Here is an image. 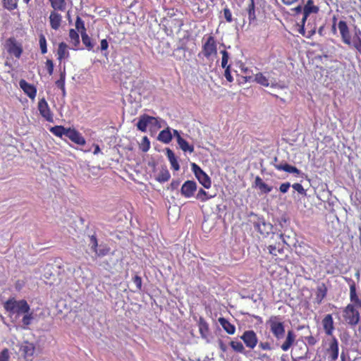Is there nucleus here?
I'll return each mask as SVG.
<instances>
[{
    "instance_id": "393cba45",
    "label": "nucleus",
    "mask_w": 361,
    "mask_h": 361,
    "mask_svg": "<svg viewBox=\"0 0 361 361\" xmlns=\"http://www.w3.org/2000/svg\"><path fill=\"white\" fill-rule=\"evenodd\" d=\"M219 322L222 326V328L228 334L231 335H233L235 334V327L233 324L230 323L224 317H220L219 319Z\"/></svg>"
},
{
    "instance_id": "4be33fe9",
    "label": "nucleus",
    "mask_w": 361,
    "mask_h": 361,
    "mask_svg": "<svg viewBox=\"0 0 361 361\" xmlns=\"http://www.w3.org/2000/svg\"><path fill=\"white\" fill-rule=\"evenodd\" d=\"M350 284V301L361 306V298L359 299L356 293L355 283L350 279H345Z\"/></svg>"
},
{
    "instance_id": "f257e3e1",
    "label": "nucleus",
    "mask_w": 361,
    "mask_h": 361,
    "mask_svg": "<svg viewBox=\"0 0 361 361\" xmlns=\"http://www.w3.org/2000/svg\"><path fill=\"white\" fill-rule=\"evenodd\" d=\"M161 121L160 118L143 114L139 117L136 126L142 132H146L147 128L152 132L157 131L161 128Z\"/></svg>"
},
{
    "instance_id": "39448f33",
    "label": "nucleus",
    "mask_w": 361,
    "mask_h": 361,
    "mask_svg": "<svg viewBox=\"0 0 361 361\" xmlns=\"http://www.w3.org/2000/svg\"><path fill=\"white\" fill-rule=\"evenodd\" d=\"M254 80L264 87H276L278 85L276 79L271 76V72L257 73L254 76Z\"/></svg>"
},
{
    "instance_id": "f3484780",
    "label": "nucleus",
    "mask_w": 361,
    "mask_h": 361,
    "mask_svg": "<svg viewBox=\"0 0 361 361\" xmlns=\"http://www.w3.org/2000/svg\"><path fill=\"white\" fill-rule=\"evenodd\" d=\"M20 87L30 99H35L37 94V90L35 86L27 82L25 80L22 79L19 82Z\"/></svg>"
},
{
    "instance_id": "ea45409f",
    "label": "nucleus",
    "mask_w": 361,
    "mask_h": 361,
    "mask_svg": "<svg viewBox=\"0 0 361 361\" xmlns=\"http://www.w3.org/2000/svg\"><path fill=\"white\" fill-rule=\"evenodd\" d=\"M214 195H209L208 193L204 190L203 189H200L196 196V198L201 200L202 202H205L211 198H212Z\"/></svg>"
},
{
    "instance_id": "0eeeda50",
    "label": "nucleus",
    "mask_w": 361,
    "mask_h": 361,
    "mask_svg": "<svg viewBox=\"0 0 361 361\" xmlns=\"http://www.w3.org/2000/svg\"><path fill=\"white\" fill-rule=\"evenodd\" d=\"M192 169L200 183H201L205 188H209L212 183L209 176L195 163L192 164Z\"/></svg>"
},
{
    "instance_id": "4c0bfd02",
    "label": "nucleus",
    "mask_w": 361,
    "mask_h": 361,
    "mask_svg": "<svg viewBox=\"0 0 361 361\" xmlns=\"http://www.w3.org/2000/svg\"><path fill=\"white\" fill-rule=\"evenodd\" d=\"M3 6L9 10L12 11L17 8L18 0H1Z\"/></svg>"
},
{
    "instance_id": "b1692460",
    "label": "nucleus",
    "mask_w": 361,
    "mask_h": 361,
    "mask_svg": "<svg viewBox=\"0 0 361 361\" xmlns=\"http://www.w3.org/2000/svg\"><path fill=\"white\" fill-rule=\"evenodd\" d=\"M58 59L61 61L69 57V51L68 45L65 42H61L59 44L57 51Z\"/></svg>"
},
{
    "instance_id": "680f3d73",
    "label": "nucleus",
    "mask_w": 361,
    "mask_h": 361,
    "mask_svg": "<svg viewBox=\"0 0 361 361\" xmlns=\"http://www.w3.org/2000/svg\"><path fill=\"white\" fill-rule=\"evenodd\" d=\"M133 282L136 285L137 288L140 290L142 287V279L138 276H135L133 277Z\"/></svg>"
},
{
    "instance_id": "69168bd1",
    "label": "nucleus",
    "mask_w": 361,
    "mask_h": 361,
    "mask_svg": "<svg viewBox=\"0 0 361 361\" xmlns=\"http://www.w3.org/2000/svg\"><path fill=\"white\" fill-rule=\"evenodd\" d=\"M219 347L224 353L226 352L227 346L221 340L219 341Z\"/></svg>"
},
{
    "instance_id": "423d86ee",
    "label": "nucleus",
    "mask_w": 361,
    "mask_h": 361,
    "mask_svg": "<svg viewBox=\"0 0 361 361\" xmlns=\"http://www.w3.org/2000/svg\"><path fill=\"white\" fill-rule=\"evenodd\" d=\"M343 317L345 322L351 326L356 325L360 321V314L351 304L348 305L345 308Z\"/></svg>"
},
{
    "instance_id": "c9c22d12",
    "label": "nucleus",
    "mask_w": 361,
    "mask_h": 361,
    "mask_svg": "<svg viewBox=\"0 0 361 361\" xmlns=\"http://www.w3.org/2000/svg\"><path fill=\"white\" fill-rule=\"evenodd\" d=\"M171 178V175L168 169H162L158 173L156 180L159 183H164L168 181Z\"/></svg>"
},
{
    "instance_id": "e433bc0d",
    "label": "nucleus",
    "mask_w": 361,
    "mask_h": 361,
    "mask_svg": "<svg viewBox=\"0 0 361 361\" xmlns=\"http://www.w3.org/2000/svg\"><path fill=\"white\" fill-rule=\"evenodd\" d=\"M199 330L200 333L203 338H207L209 334V325L203 319H200L199 322Z\"/></svg>"
},
{
    "instance_id": "9b49d317",
    "label": "nucleus",
    "mask_w": 361,
    "mask_h": 361,
    "mask_svg": "<svg viewBox=\"0 0 361 361\" xmlns=\"http://www.w3.org/2000/svg\"><path fill=\"white\" fill-rule=\"evenodd\" d=\"M196 190V182L194 180H187L183 184L180 189V193L183 197L190 198L194 195Z\"/></svg>"
},
{
    "instance_id": "a878e982",
    "label": "nucleus",
    "mask_w": 361,
    "mask_h": 361,
    "mask_svg": "<svg viewBox=\"0 0 361 361\" xmlns=\"http://www.w3.org/2000/svg\"><path fill=\"white\" fill-rule=\"evenodd\" d=\"M157 139L163 143H169L172 140V134L170 128H167L166 129L161 130L159 133Z\"/></svg>"
},
{
    "instance_id": "5701e85b",
    "label": "nucleus",
    "mask_w": 361,
    "mask_h": 361,
    "mask_svg": "<svg viewBox=\"0 0 361 361\" xmlns=\"http://www.w3.org/2000/svg\"><path fill=\"white\" fill-rule=\"evenodd\" d=\"M255 187L257 188L261 191V192L264 194L269 193L273 189L271 186H269L264 183L259 176H257L255 178Z\"/></svg>"
},
{
    "instance_id": "412c9836",
    "label": "nucleus",
    "mask_w": 361,
    "mask_h": 361,
    "mask_svg": "<svg viewBox=\"0 0 361 361\" xmlns=\"http://www.w3.org/2000/svg\"><path fill=\"white\" fill-rule=\"evenodd\" d=\"M274 167L278 171H283L290 173H293L296 175H300L301 171L297 169L295 166L289 165L288 164L284 162H281L280 164H274Z\"/></svg>"
},
{
    "instance_id": "a19ab883",
    "label": "nucleus",
    "mask_w": 361,
    "mask_h": 361,
    "mask_svg": "<svg viewBox=\"0 0 361 361\" xmlns=\"http://www.w3.org/2000/svg\"><path fill=\"white\" fill-rule=\"evenodd\" d=\"M65 80H66V70L64 68L63 71H61L60 73V78L56 82V85L61 90H63V87H65Z\"/></svg>"
},
{
    "instance_id": "864d4df0",
    "label": "nucleus",
    "mask_w": 361,
    "mask_h": 361,
    "mask_svg": "<svg viewBox=\"0 0 361 361\" xmlns=\"http://www.w3.org/2000/svg\"><path fill=\"white\" fill-rule=\"evenodd\" d=\"M223 11H224V18L226 20V21L228 23H231L233 21V18H232V13H231V11H230V9L228 8H225Z\"/></svg>"
},
{
    "instance_id": "5fc2aeb1",
    "label": "nucleus",
    "mask_w": 361,
    "mask_h": 361,
    "mask_svg": "<svg viewBox=\"0 0 361 361\" xmlns=\"http://www.w3.org/2000/svg\"><path fill=\"white\" fill-rule=\"evenodd\" d=\"M290 186L291 185L289 182L283 183L279 187V190L281 193L285 194L288 191Z\"/></svg>"
},
{
    "instance_id": "473e14b6",
    "label": "nucleus",
    "mask_w": 361,
    "mask_h": 361,
    "mask_svg": "<svg viewBox=\"0 0 361 361\" xmlns=\"http://www.w3.org/2000/svg\"><path fill=\"white\" fill-rule=\"evenodd\" d=\"M269 252L274 256H276L278 253H281L283 251V247L281 242H277L274 245H270L268 247Z\"/></svg>"
},
{
    "instance_id": "49530a36",
    "label": "nucleus",
    "mask_w": 361,
    "mask_h": 361,
    "mask_svg": "<svg viewBox=\"0 0 361 361\" xmlns=\"http://www.w3.org/2000/svg\"><path fill=\"white\" fill-rule=\"evenodd\" d=\"M221 54H222L221 66L222 68H226L228 66L227 64L229 59V54L226 50L221 51Z\"/></svg>"
},
{
    "instance_id": "8fccbe9b",
    "label": "nucleus",
    "mask_w": 361,
    "mask_h": 361,
    "mask_svg": "<svg viewBox=\"0 0 361 361\" xmlns=\"http://www.w3.org/2000/svg\"><path fill=\"white\" fill-rule=\"evenodd\" d=\"M9 359H10L9 350L7 348H4L0 353V361H9Z\"/></svg>"
},
{
    "instance_id": "1a4fd4ad",
    "label": "nucleus",
    "mask_w": 361,
    "mask_h": 361,
    "mask_svg": "<svg viewBox=\"0 0 361 361\" xmlns=\"http://www.w3.org/2000/svg\"><path fill=\"white\" fill-rule=\"evenodd\" d=\"M328 359L330 361H336L338 357V341L336 337L333 336L329 343V346L326 350Z\"/></svg>"
},
{
    "instance_id": "09e8293b",
    "label": "nucleus",
    "mask_w": 361,
    "mask_h": 361,
    "mask_svg": "<svg viewBox=\"0 0 361 361\" xmlns=\"http://www.w3.org/2000/svg\"><path fill=\"white\" fill-rule=\"evenodd\" d=\"M90 245L91 246V249L94 252L97 253V247L98 243H97V238L94 235H91L90 237Z\"/></svg>"
},
{
    "instance_id": "7ed1b4c3",
    "label": "nucleus",
    "mask_w": 361,
    "mask_h": 361,
    "mask_svg": "<svg viewBox=\"0 0 361 361\" xmlns=\"http://www.w3.org/2000/svg\"><path fill=\"white\" fill-rule=\"evenodd\" d=\"M4 308L11 314H17L18 315L28 313L30 306L25 300H16L10 299L4 303Z\"/></svg>"
},
{
    "instance_id": "c03bdc74",
    "label": "nucleus",
    "mask_w": 361,
    "mask_h": 361,
    "mask_svg": "<svg viewBox=\"0 0 361 361\" xmlns=\"http://www.w3.org/2000/svg\"><path fill=\"white\" fill-rule=\"evenodd\" d=\"M39 43L42 54H46L47 52V39L42 34L39 35Z\"/></svg>"
},
{
    "instance_id": "aec40b11",
    "label": "nucleus",
    "mask_w": 361,
    "mask_h": 361,
    "mask_svg": "<svg viewBox=\"0 0 361 361\" xmlns=\"http://www.w3.org/2000/svg\"><path fill=\"white\" fill-rule=\"evenodd\" d=\"M296 336L293 331L289 330L287 332L286 339L284 342L281 345V348L283 351H288L290 347L294 344L295 341Z\"/></svg>"
},
{
    "instance_id": "f704fd0d",
    "label": "nucleus",
    "mask_w": 361,
    "mask_h": 361,
    "mask_svg": "<svg viewBox=\"0 0 361 361\" xmlns=\"http://www.w3.org/2000/svg\"><path fill=\"white\" fill-rule=\"evenodd\" d=\"M54 11H64L66 9L65 0H49Z\"/></svg>"
},
{
    "instance_id": "f03ea898",
    "label": "nucleus",
    "mask_w": 361,
    "mask_h": 361,
    "mask_svg": "<svg viewBox=\"0 0 361 361\" xmlns=\"http://www.w3.org/2000/svg\"><path fill=\"white\" fill-rule=\"evenodd\" d=\"M266 325L277 341L284 338L285 325L280 316H271L267 321Z\"/></svg>"
},
{
    "instance_id": "3c124183",
    "label": "nucleus",
    "mask_w": 361,
    "mask_h": 361,
    "mask_svg": "<svg viewBox=\"0 0 361 361\" xmlns=\"http://www.w3.org/2000/svg\"><path fill=\"white\" fill-rule=\"evenodd\" d=\"M23 317L22 322L23 324L25 326H28L30 324L32 319H33L32 313H25Z\"/></svg>"
},
{
    "instance_id": "4d7b16f0",
    "label": "nucleus",
    "mask_w": 361,
    "mask_h": 361,
    "mask_svg": "<svg viewBox=\"0 0 361 361\" xmlns=\"http://www.w3.org/2000/svg\"><path fill=\"white\" fill-rule=\"evenodd\" d=\"M276 237L282 242L283 244H286L290 246L288 243V240L290 239L289 236H285L283 234H277Z\"/></svg>"
},
{
    "instance_id": "cd10ccee",
    "label": "nucleus",
    "mask_w": 361,
    "mask_h": 361,
    "mask_svg": "<svg viewBox=\"0 0 361 361\" xmlns=\"http://www.w3.org/2000/svg\"><path fill=\"white\" fill-rule=\"evenodd\" d=\"M81 37L83 44L85 46L88 51H98L99 48H97V50L93 49L94 44L92 42V39L89 37L86 32H81Z\"/></svg>"
},
{
    "instance_id": "37998d69",
    "label": "nucleus",
    "mask_w": 361,
    "mask_h": 361,
    "mask_svg": "<svg viewBox=\"0 0 361 361\" xmlns=\"http://www.w3.org/2000/svg\"><path fill=\"white\" fill-rule=\"evenodd\" d=\"M23 350L26 356H32L35 353V346L32 343H27L23 346Z\"/></svg>"
},
{
    "instance_id": "dca6fc26",
    "label": "nucleus",
    "mask_w": 361,
    "mask_h": 361,
    "mask_svg": "<svg viewBox=\"0 0 361 361\" xmlns=\"http://www.w3.org/2000/svg\"><path fill=\"white\" fill-rule=\"evenodd\" d=\"M322 324L325 334L328 336H332L335 329L332 315L330 314L325 315Z\"/></svg>"
},
{
    "instance_id": "72a5a7b5",
    "label": "nucleus",
    "mask_w": 361,
    "mask_h": 361,
    "mask_svg": "<svg viewBox=\"0 0 361 361\" xmlns=\"http://www.w3.org/2000/svg\"><path fill=\"white\" fill-rule=\"evenodd\" d=\"M247 11L248 14L249 23L250 24H251L256 20L254 0H250V3L249 4L247 8Z\"/></svg>"
},
{
    "instance_id": "79ce46f5",
    "label": "nucleus",
    "mask_w": 361,
    "mask_h": 361,
    "mask_svg": "<svg viewBox=\"0 0 361 361\" xmlns=\"http://www.w3.org/2000/svg\"><path fill=\"white\" fill-rule=\"evenodd\" d=\"M140 148L144 152H147L149 149L150 142L147 136L143 137L141 143L140 144Z\"/></svg>"
},
{
    "instance_id": "a18cd8bd",
    "label": "nucleus",
    "mask_w": 361,
    "mask_h": 361,
    "mask_svg": "<svg viewBox=\"0 0 361 361\" xmlns=\"http://www.w3.org/2000/svg\"><path fill=\"white\" fill-rule=\"evenodd\" d=\"M75 28L81 32H86V28L85 27V23L82 20V18L79 16H77L76 20H75Z\"/></svg>"
},
{
    "instance_id": "603ef678",
    "label": "nucleus",
    "mask_w": 361,
    "mask_h": 361,
    "mask_svg": "<svg viewBox=\"0 0 361 361\" xmlns=\"http://www.w3.org/2000/svg\"><path fill=\"white\" fill-rule=\"evenodd\" d=\"M359 42H361V30L358 28H355V35L353 40H351V42L353 44L357 43Z\"/></svg>"
},
{
    "instance_id": "2eb2a0df",
    "label": "nucleus",
    "mask_w": 361,
    "mask_h": 361,
    "mask_svg": "<svg viewBox=\"0 0 361 361\" xmlns=\"http://www.w3.org/2000/svg\"><path fill=\"white\" fill-rule=\"evenodd\" d=\"M66 137L79 145H85L86 143L85 139L82 134L74 128H68Z\"/></svg>"
},
{
    "instance_id": "6ab92c4d",
    "label": "nucleus",
    "mask_w": 361,
    "mask_h": 361,
    "mask_svg": "<svg viewBox=\"0 0 361 361\" xmlns=\"http://www.w3.org/2000/svg\"><path fill=\"white\" fill-rule=\"evenodd\" d=\"M319 11V8L313 5L312 0H308L307 4L303 7V17L302 22L303 24L305 23L308 16L310 13H317Z\"/></svg>"
},
{
    "instance_id": "6e6d98bb",
    "label": "nucleus",
    "mask_w": 361,
    "mask_h": 361,
    "mask_svg": "<svg viewBox=\"0 0 361 361\" xmlns=\"http://www.w3.org/2000/svg\"><path fill=\"white\" fill-rule=\"evenodd\" d=\"M46 68L47 69L48 73L51 75L54 72V63L51 59H47L46 61Z\"/></svg>"
},
{
    "instance_id": "7c9ffc66",
    "label": "nucleus",
    "mask_w": 361,
    "mask_h": 361,
    "mask_svg": "<svg viewBox=\"0 0 361 361\" xmlns=\"http://www.w3.org/2000/svg\"><path fill=\"white\" fill-rule=\"evenodd\" d=\"M70 42L72 44L73 49L75 50L78 49V47L80 44V37L78 33L74 30L71 29L69 31Z\"/></svg>"
},
{
    "instance_id": "4468645a",
    "label": "nucleus",
    "mask_w": 361,
    "mask_h": 361,
    "mask_svg": "<svg viewBox=\"0 0 361 361\" xmlns=\"http://www.w3.org/2000/svg\"><path fill=\"white\" fill-rule=\"evenodd\" d=\"M343 42L349 46L351 45V39L349 28L345 21L340 20L338 24Z\"/></svg>"
},
{
    "instance_id": "c756f323",
    "label": "nucleus",
    "mask_w": 361,
    "mask_h": 361,
    "mask_svg": "<svg viewBox=\"0 0 361 361\" xmlns=\"http://www.w3.org/2000/svg\"><path fill=\"white\" fill-rule=\"evenodd\" d=\"M177 142L180 147V148L185 152H189L190 153L193 152L194 147L192 145H190L185 139H183L180 135H178Z\"/></svg>"
},
{
    "instance_id": "6e6552de",
    "label": "nucleus",
    "mask_w": 361,
    "mask_h": 361,
    "mask_svg": "<svg viewBox=\"0 0 361 361\" xmlns=\"http://www.w3.org/2000/svg\"><path fill=\"white\" fill-rule=\"evenodd\" d=\"M6 47L8 52L19 59L23 53L21 44L18 42L13 37L8 38L6 42Z\"/></svg>"
},
{
    "instance_id": "13d9d810",
    "label": "nucleus",
    "mask_w": 361,
    "mask_h": 361,
    "mask_svg": "<svg viewBox=\"0 0 361 361\" xmlns=\"http://www.w3.org/2000/svg\"><path fill=\"white\" fill-rule=\"evenodd\" d=\"M305 340H306L307 344L309 345H312V346L314 345L317 343V339L312 336H309L305 337Z\"/></svg>"
},
{
    "instance_id": "20e7f679",
    "label": "nucleus",
    "mask_w": 361,
    "mask_h": 361,
    "mask_svg": "<svg viewBox=\"0 0 361 361\" xmlns=\"http://www.w3.org/2000/svg\"><path fill=\"white\" fill-rule=\"evenodd\" d=\"M202 52L207 59L217 55V43L214 36L209 35L206 39L202 44Z\"/></svg>"
},
{
    "instance_id": "de8ad7c7",
    "label": "nucleus",
    "mask_w": 361,
    "mask_h": 361,
    "mask_svg": "<svg viewBox=\"0 0 361 361\" xmlns=\"http://www.w3.org/2000/svg\"><path fill=\"white\" fill-rule=\"evenodd\" d=\"M292 188L294 189L295 191H297L299 194L305 196L306 190L304 189L302 185L300 183H294L292 185Z\"/></svg>"
},
{
    "instance_id": "2f4dec72",
    "label": "nucleus",
    "mask_w": 361,
    "mask_h": 361,
    "mask_svg": "<svg viewBox=\"0 0 361 361\" xmlns=\"http://www.w3.org/2000/svg\"><path fill=\"white\" fill-rule=\"evenodd\" d=\"M49 130L54 135H56L59 137H62L63 135L66 137L68 128H66L62 126H56L51 127L49 129Z\"/></svg>"
},
{
    "instance_id": "c85d7f7f",
    "label": "nucleus",
    "mask_w": 361,
    "mask_h": 361,
    "mask_svg": "<svg viewBox=\"0 0 361 361\" xmlns=\"http://www.w3.org/2000/svg\"><path fill=\"white\" fill-rule=\"evenodd\" d=\"M327 288L324 283L320 284L317 288L315 300L318 304H320L323 299L326 297Z\"/></svg>"
},
{
    "instance_id": "774afa93",
    "label": "nucleus",
    "mask_w": 361,
    "mask_h": 361,
    "mask_svg": "<svg viewBox=\"0 0 361 361\" xmlns=\"http://www.w3.org/2000/svg\"><path fill=\"white\" fill-rule=\"evenodd\" d=\"M294 11L297 13H301L302 11H303V8L302 7L301 5H298L297 7H295L294 8Z\"/></svg>"
},
{
    "instance_id": "e2e57ef3",
    "label": "nucleus",
    "mask_w": 361,
    "mask_h": 361,
    "mask_svg": "<svg viewBox=\"0 0 361 361\" xmlns=\"http://www.w3.org/2000/svg\"><path fill=\"white\" fill-rule=\"evenodd\" d=\"M109 47V43L108 42L106 41V39H104L101 41V47H100V49L102 51H105L108 49Z\"/></svg>"
},
{
    "instance_id": "a211bd4d",
    "label": "nucleus",
    "mask_w": 361,
    "mask_h": 361,
    "mask_svg": "<svg viewBox=\"0 0 361 361\" xmlns=\"http://www.w3.org/2000/svg\"><path fill=\"white\" fill-rule=\"evenodd\" d=\"M49 18L51 27L54 30H59L62 22V16L57 11H52Z\"/></svg>"
},
{
    "instance_id": "bb28decb",
    "label": "nucleus",
    "mask_w": 361,
    "mask_h": 361,
    "mask_svg": "<svg viewBox=\"0 0 361 361\" xmlns=\"http://www.w3.org/2000/svg\"><path fill=\"white\" fill-rule=\"evenodd\" d=\"M166 154L170 161V164L171 165V167L175 171H178L180 169L179 164L177 161V159L173 153V152L169 148L166 149Z\"/></svg>"
},
{
    "instance_id": "0e129e2a",
    "label": "nucleus",
    "mask_w": 361,
    "mask_h": 361,
    "mask_svg": "<svg viewBox=\"0 0 361 361\" xmlns=\"http://www.w3.org/2000/svg\"><path fill=\"white\" fill-rule=\"evenodd\" d=\"M180 184L179 180H173L170 184V188L171 190H176L178 188Z\"/></svg>"
},
{
    "instance_id": "ddd939ff",
    "label": "nucleus",
    "mask_w": 361,
    "mask_h": 361,
    "mask_svg": "<svg viewBox=\"0 0 361 361\" xmlns=\"http://www.w3.org/2000/svg\"><path fill=\"white\" fill-rule=\"evenodd\" d=\"M38 109L42 116L44 117L47 121H53V115L44 98H42L39 101Z\"/></svg>"
},
{
    "instance_id": "052dcab7",
    "label": "nucleus",
    "mask_w": 361,
    "mask_h": 361,
    "mask_svg": "<svg viewBox=\"0 0 361 361\" xmlns=\"http://www.w3.org/2000/svg\"><path fill=\"white\" fill-rule=\"evenodd\" d=\"M259 347L264 350H271V347L269 343L268 342H261L259 344Z\"/></svg>"
},
{
    "instance_id": "9d476101",
    "label": "nucleus",
    "mask_w": 361,
    "mask_h": 361,
    "mask_svg": "<svg viewBox=\"0 0 361 361\" xmlns=\"http://www.w3.org/2000/svg\"><path fill=\"white\" fill-rule=\"evenodd\" d=\"M245 345L251 349H253L257 344V336L255 332L252 330L245 331L240 336Z\"/></svg>"
},
{
    "instance_id": "bf43d9fd",
    "label": "nucleus",
    "mask_w": 361,
    "mask_h": 361,
    "mask_svg": "<svg viewBox=\"0 0 361 361\" xmlns=\"http://www.w3.org/2000/svg\"><path fill=\"white\" fill-rule=\"evenodd\" d=\"M225 68V73H224V76L225 78H226V80L228 81V82H232L233 80V78L231 74V71H230V66H228L226 68Z\"/></svg>"
},
{
    "instance_id": "58836bf2",
    "label": "nucleus",
    "mask_w": 361,
    "mask_h": 361,
    "mask_svg": "<svg viewBox=\"0 0 361 361\" xmlns=\"http://www.w3.org/2000/svg\"><path fill=\"white\" fill-rule=\"evenodd\" d=\"M230 345H231V348L233 349V350H235V352L240 353H244L245 348L241 342L232 341L230 343Z\"/></svg>"
},
{
    "instance_id": "338daca9",
    "label": "nucleus",
    "mask_w": 361,
    "mask_h": 361,
    "mask_svg": "<svg viewBox=\"0 0 361 361\" xmlns=\"http://www.w3.org/2000/svg\"><path fill=\"white\" fill-rule=\"evenodd\" d=\"M350 46H353L361 54V42L353 43Z\"/></svg>"
},
{
    "instance_id": "f8f14e48",
    "label": "nucleus",
    "mask_w": 361,
    "mask_h": 361,
    "mask_svg": "<svg viewBox=\"0 0 361 361\" xmlns=\"http://www.w3.org/2000/svg\"><path fill=\"white\" fill-rule=\"evenodd\" d=\"M254 227L264 236H267L272 233L273 226L269 223H267L264 219H259L255 222Z\"/></svg>"
}]
</instances>
